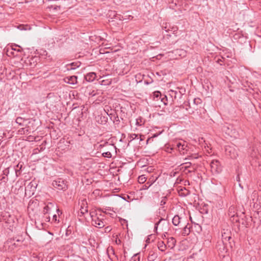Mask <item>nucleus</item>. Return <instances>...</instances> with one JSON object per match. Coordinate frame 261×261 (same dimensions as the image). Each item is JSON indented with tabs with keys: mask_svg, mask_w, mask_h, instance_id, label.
<instances>
[{
	"mask_svg": "<svg viewBox=\"0 0 261 261\" xmlns=\"http://www.w3.org/2000/svg\"><path fill=\"white\" fill-rule=\"evenodd\" d=\"M90 215L92 219V223L95 227L102 228L105 226L104 222L102 219L95 215V212H90Z\"/></svg>",
	"mask_w": 261,
	"mask_h": 261,
	"instance_id": "nucleus-1",
	"label": "nucleus"
},
{
	"mask_svg": "<svg viewBox=\"0 0 261 261\" xmlns=\"http://www.w3.org/2000/svg\"><path fill=\"white\" fill-rule=\"evenodd\" d=\"M54 188L59 190L65 191L67 189V185L62 179H58L54 180L52 184Z\"/></svg>",
	"mask_w": 261,
	"mask_h": 261,
	"instance_id": "nucleus-2",
	"label": "nucleus"
},
{
	"mask_svg": "<svg viewBox=\"0 0 261 261\" xmlns=\"http://www.w3.org/2000/svg\"><path fill=\"white\" fill-rule=\"evenodd\" d=\"M176 149H177L180 154H184L188 150V147L187 143L185 142H179L176 144Z\"/></svg>",
	"mask_w": 261,
	"mask_h": 261,
	"instance_id": "nucleus-3",
	"label": "nucleus"
},
{
	"mask_svg": "<svg viewBox=\"0 0 261 261\" xmlns=\"http://www.w3.org/2000/svg\"><path fill=\"white\" fill-rule=\"evenodd\" d=\"M225 151L227 155L229 156L230 158H235L236 157V152L234 148L229 145H226L225 146Z\"/></svg>",
	"mask_w": 261,
	"mask_h": 261,
	"instance_id": "nucleus-4",
	"label": "nucleus"
},
{
	"mask_svg": "<svg viewBox=\"0 0 261 261\" xmlns=\"http://www.w3.org/2000/svg\"><path fill=\"white\" fill-rule=\"evenodd\" d=\"M14 241V240L10 239L5 243V247L7 248L8 250L10 252L14 251L18 246V244H16Z\"/></svg>",
	"mask_w": 261,
	"mask_h": 261,
	"instance_id": "nucleus-5",
	"label": "nucleus"
},
{
	"mask_svg": "<svg viewBox=\"0 0 261 261\" xmlns=\"http://www.w3.org/2000/svg\"><path fill=\"white\" fill-rule=\"evenodd\" d=\"M168 95L172 98V100L180 98L181 94L178 90H170L168 91Z\"/></svg>",
	"mask_w": 261,
	"mask_h": 261,
	"instance_id": "nucleus-6",
	"label": "nucleus"
},
{
	"mask_svg": "<svg viewBox=\"0 0 261 261\" xmlns=\"http://www.w3.org/2000/svg\"><path fill=\"white\" fill-rule=\"evenodd\" d=\"M173 53L176 56V59L178 57L179 58H184L187 55L186 50L183 49H176L173 51Z\"/></svg>",
	"mask_w": 261,
	"mask_h": 261,
	"instance_id": "nucleus-7",
	"label": "nucleus"
},
{
	"mask_svg": "<svg viewBox=\"0 0 261 261\" xmlns=\"http://www.w3.org/2000/svg\"><path fill=\"white\" fill-rule=\"evenodd\" d=\"M88 212L87 203L85 200H83L81 205L80 213L81 215H80V216H84V214L88 213Z\"/></svg>",
	"mask_w": 261,
	"mask_h": 261,
	"instance_id": "nucleus-8",
	"label": "nucleus"
},
{
	"mask_svg": "<svg viewBox=\"0 0 261 261\" xmlns=\"http://www.w3.org/2000/svg\"><path fill=\"white\" fill-rule=\"evenodd\" d=\"M16 123L21 126H27L30 122L29 119H25L21 117H18L15 120Z\"/></svg>",
	"mask_w": 261,
	"mask_h": 261,
	"instance_id": "nucleus-9",
	"label": "nucleus"
},
{
	"mask_svg": "<svg viewBox=\"0 0 261 261\" xmlns=\"http://www.w3.org/2000/svg\"><path fill=\"white\" fill-rule=\"evenodd\" d=\"M214 168L217 174H219L222 171V167L220 162L215 159H213V169Z\"/></svg>",
	"mask_w": 261,
	"mask_h": 261,
	"instance_id": "nucleus-10",
	"label": "nucleus"
},
{
	"mask_svg": "<svg viewBox=\"0 0 261 261\" xmlns=\"http://www.w3.org/2000/svg\"><path fill=\"white\" fill-rule=\"evenodd\" d=\"M55 208V204L51 202H48L43 208V213L44 214H48L50 210Z\"/></svg>",
	"mask_w": 261,
	"mask_h": 261,
	"instance_id": "nucleus-11",
	"label": "nucleus"
},
{
	"mask_svg": "<svg viewBox=\"0 0 261 261\" xmlns=\"http://www.w3.org/2000/svg\"><path fill=\"white\" fill-rule=\"evenodd\" d=\"M96 77V75L94 72H89L85 75V78L88 82H93Z\"/></svg>",
	"mask_w": 261,
	"mask_h": 261,
	"instance_id": "nucleus-12",
	"label": "nucleus"
},
{
	"mask_svg": "<svg viewBox=\"0 0 261 261\" xmlns=\"http://www.w3.org/2000/svg\"><path fill=\"white\" fill-rule=\"evenodd\" d=\"M182 223V218L179 217L178 215H175L172 219V223L175 226L180 225Z\"/></svg>",
	"mask_w": 261,
	"mask_h": 261,
	"instance_id": "nucleus-13",
	"label": "nucleus"
},
{
	"mask_svg": "<svg viewBox=\"0 0 261 261\" xmlns=\"http://www.w3.org/2000/svg\"><path fill=\"white\" fill-rule=\"evenodd\" d=\"M81 65V62H72L69 64L67 65V68L68 70H73L79 67Z\"/></svg>",
	"mask_w": 261,
	"mask_h": 261,
	"instance_id": "nucleus-14",
	"label": "nucleus"
},
{
	"mask_svg": "<svg viewBox=\"0 0 261 261\" xmlns=\"http://www.w3.org/2000/svg\"><path fill=\"white\" fill-rule=\"evenodd\" d=\"M167 244L169 247L171 248H173L176 244V240L175 238L173 237H171L168 239V242Z\"/></svg>",
	"mask_w": 261,
	"mask_h": 261,
	"instance_id": "nucleus-15",
	"label": "nucleus"
},
{
	"mask_svg": "<svg viewBox=\"0 0 261 261\" xmlns=\"http://www.w3.org/2000/svg\"><path fill=\"white\" fill-rule=\"evenodd\" d=\"M67 79L68 81L67 82L70 84L73 85L77 83V76H71L67 77Z\"/></svg>",
	"mask_w": 261,
	"mask_h": 261,
	"instance_id": "nucleus-16",
	"label": "nucleus"
},
{
	"mask_svg": "<svg viewBox=\"0 0 261 261\" xmlns=\"http://www.w3.org/2000/svg\"><path fill=\"white\" fill-rule=\"evenodd\" d=\"M245 218L246 219H248V218H247L246 216H245ZM236 222H238L239 223H241L242 225L245 226V227H249V222H248L247 220H244L243 219H242L241 220V222L240 221V220L239 219H237L236 220Z\"/></svg>",
	"mask_w": 261,
	"mask_h": 261,
	"instance_id": "nucleus-17",
	"label": "nucleus"
},
{
	"mask_svg": "<svg viewBox=\"0 0 261 261\" xmlns=\"http://www.w3.org/2000/svg\"><path fill=\"white\" fill-rule=\"evenodd\" d=\"M243 35V34L242 33V31L236 33L233 36V39L238 42L240 40Z\"/></svg>",
	"mask_w": 261,
	"mask_h": 261,
	"instance_id": "nucleus-18",
	"label": "nucleus"
},
{
	"mask_svg": "<svg viewBox=\"0 0 261 261\" xmlns=\"http://www.w3.org/2000/svg\"><path fill=\"white\" fill-rule=\"evenodd\" d=\"M190 232V226H188V224L184 227L182 234L184 236H187Z\"/></svg>",
	"mask_w": 261,
	"mask_h": 261,
	"instance_id": "nucleus-19",
	"label": "nucleus"
},
{
	"mask_svg": "<svg viewBox=\"0 0 261 261\" xmlns=\"http://www.w3.org/2000/svg\"><path fill=\"white\" fill-rule=\"evenodd\" d=\"M11 50H15L17 52H21L22 51V49L21 48V47L20 46L16 44L12 46Z\"/></svg>",
	"mask_w": 261,
	"mask_h": 261,
	"instance_id": "nucleus-20",
	"label": "nucleus"
},
{
	"mask_svg": "<svg viewBox=\"0 0 261 261\" xmlns=\"http://www.w3.org/2000/svg\"><path fill=\"white\" fill-rule=\"evenodd\" d=\"M230 239H231V237L230 236H228V237H224V236L222 235V243H223V244H224L225 243L226 244V241H229ZM222 247H223V249L224 250V245H222Z\"/></svg>",
	"mask_w": 261,
	"mask_h": 261,
	"instance_id": "nucleus-21",
	"label": "nucleus"
},
{
	"mask_svg": "<svg viewBox=\"0 0 261 261\" xmlns=\"http://www.w3.org/2000/svg\"><path fill=\"white\" fill-rule=\"evenodd\" d=\"M22 165H19V164H18L17 166H16V167L17 168H19V169H18L17 168H15V173H16V176L17 177L19 176L20 175V169H21L22 168Z\"/></svg>",
	"mask_w": 261,
	"mask_h": 261,
	"instance_id": "nucleus-22",
	"label": "nucleus"
},
{
	"mask_svg": "<svg viewBox=\"0 0 261 261\" xmlns=\"http://www.w3.org/2000/svg\"><path fill=\"white\" fill-rule=\"evenodd\" d=\"M241 44H243L247 42V37L244 35L241 38L240 40L238 41Z\"/></svg>",
	"mask_w": 261,
	"mask_h": 261,
	"instance_id": "nucleus-23",
	"label": "nucleus"
},
{
	"mask_svg": "<svg viewBox=\"0 0 261 261\" xmlns=\"http://www.w3.org/2000/svg\"><path fill=\"white\" fill-rule=\"evenodd\" d=\"M158 248L161 251H164L166 249V245L164 244L163 242H162L159 243Z\"/></svg>",
	"mask_w": 261,
	"mask_h": 261,
	"instance_id": "nucleus-24",
	"label": "nucleus"
},
{
	"mask_svg": "<svg viewBox=\"0 0 261 261\" xmlns=\"http://www.w3.org/2000/svg\"><path fill=\"white\" fill-rule=\"evenodd\" d=\"M140 253H136L134 255V256L132 257V259L133 260V261H140Z\"/></svg>",
	"mask_w": 261,
	"mask_h": 261,
	"instance_id": "nucleus-25",
	"label": "nucleus"
},
{
	"mask_svg": "<svg viewBox=\"0 0 261 261\" xmlns=\"http://www.w3.org/2000/svg\"><path fill=\"white\" fill-rule=\"evenodd\" d=\"M202 101L200 98H194L193 100V104L194 105L197 106L198 105L201 104Z\"/></svg>",
	"mask_w": 261,
	"mask_h": 261,
	"instance_id": "nucleus-26",
	"label": "nucleus"
},
{
	"mask_svg": "<svg viewBox=\"0 0 261 261\" xmlns=\"http://www.w3.org/2000/svg\"><path fill=\"white\" fill-rule=\"evenodd\" d=\"M207 206L208 205L207 204H204L201 208V213L204 214H207L208 212Z\"/></svg>",
	"mask_w": 261,
	"mask_h": 261,
	"instance_id": "nucleus-27",
	"label": "nucleus"
},
{
	"mask_svg": "<svg viewBox=\"0 0 261 261\" xmlns=\"http://www.w3.org/2000/svg\"><path fill=\"white\" fill-rule=\"evenodd\" d=\"M124 200L129 202V201L133 200V199L130 198V197L127 195H124L122 197H121Z\"/></svg>",
	"mask_w": 261,
	"mask_h": 261,
	"instance_id": "nucleus-28",
	"label": "nucleus"
},
{
	"mask_svg": "<svg viewBox=\"0 0 261 261\" xmlns=\"http://www.w3.org/2000/svg\"><path fill=\"white\" fill-rule=\"evenodd\" d=\"M167 199V196H164L162 198V200L160 202V205L163 206L165 205L166 203V201Z\"/></svg>",
	"mask_w": 261,
	"mask_h": 261,
	"instance_id": "nucleus-29",
	"label": "nucleus"
},
{
	"mask_svg": "<svg viewBox=\"0 0 261 261\" xmlns=\"http://www.w3.org/2000/svg\"><path fill=\"white\" fill-rule=\"evenodd\" d=\"M102 155L103 157H106V158H110L112 157V154H111V152L109 151L103 152V153H102Z\"/></svg>",
	"mask_w": 261,
	"mask_h": 261,
	"instance_id": "nucleus-30",
	"label": "nucleus"
},
{
	"mask_svg": "<svg viewBox=\"0 0 261 261\" xmlns=\"http://www.w3.org/2000/svg\"><path fill=\"white\" fill-rule=\"evenodd\" d=\"M221 61H222L221 59H220L219 57H218L217 56L213 58V63L215 62L217 64H220V65H221V64L220 63V62H221Z\"/></svg>",
	"mask_w": 261,
	"mask_h": 261,
	"instance_id": "nucleus-31",
	"label": "nucleus"
},
{
	"mask_svg": "<svg viewBox=\"0 0 261 261\" xmlns=\"http://www.w3.org/2000/svg\"><path fill=\"white\" fill-rule=\"evenodd\" d=\"M138 181L140 183H143L146 181L145 177L144 175H142L139 177Z\"/></svg>",
	"mask_w": 261,
	"mask_h": 261,
	"instance_id": "nucleus-32",
	"label": "nucleus"
},
{
	"mask_svg": "<svg viewBox=\"0 0 261 261\" xmlns=\"http://www.w3.org/2000/svg\"><path fill=\"white\" fill-rule=\"evenodd\" d=\"M130 141L136 139L138 137V135L136 134H131L129 136Z\"/></svg>",
	"mask_w": 261,
	"mask_h": 261,
	"instance_id": "nucleus-33",
	"label": "nucleus"
},
{
	"mask_svg": "<svg viewBox=\"0 0 261 261\" xmlns=\"http://www.w3.org/2000/svg\"><path fill=\"white\" fill-rule=\"evenodd\" d=\"M143 124L141 118H138L136 119V124L138 126H141Z\"/></svg>",
	"mask_w": 261,
	"mask_h": 261,
	"instance_id": "nucleus-34",
	"label": "nucleus"
},
{
	"mask_svg": "<svg viewBox=\"0 0 261 261\" xmlns=\"http://www.w3.org/2000/svg\"><path fill=\"white\" fill-rule=\"evenodd\" d=\"M162 221H165V219L161 218L157 223L155 224L154 225V230H156L158 229V225Z\"/></svg>",
	"mask_w": 261,
	"mask_h": 261,
	"instance_id": "nucleus-35",
	"label": "nucleus"
},
{
	"mask_svg": "<svg viewBox=\"0 0 261 261\" xmlns=\"http://www.w3.org/2000/svg\"><path fill=\"white\" fill-rule=\"evenodd\" d=\"M8 180V178L7 176H3L2 177H0V181L6 183Z\"/></svg>",
	"mask_w": 261,
	"mask_h": 261,
	"instance_id": "nucleus-36",
	"label": "nucleus"
},
{
	"mask_svg": "<svg viewBox=\"0 0 261 261\" xmlns=\"http://www.w3.org/2000/svg\"><path fill=\"white\" fill-rule=\"evenodd\" d=\"M173 147H171L169 145L168 146H166L165 150L168 152L171 153L172 152V150H173Z\"/></svg>",
	"mask_w": 261,
	"mask_h": 261,
	"instance_id": "nucleus-37",
	"label": "nucleus"
},
{
	"mask_svg": "<svg viewBox=\"0 0 261 261\" xmlns=\"http://www.w3.org/2000/svg\"><path fill=\"white\" fill-rule=\"evenodd\" d=\"M17 28L20 30H27V29L25 28V27L23 25H19L17 27Z\"/></svg>",
	"mask_w": 261,
	"mask_h": 261,
	"instance_id": "nucleus-38",
	"label": "nucleus"
},
{
	"mask_svg": "<svg viewBox=\"0 0 261 261\" xmlns=\"http://www.w3.org/2000/svg\"><path fill=\"white\" fill-rule=\"evenodd\" d=\"M19 132L21 134H25V128H22L20 129L19 130Z\"/></svg>",
	"mask_w": 261,
	"mask_h": 261,
	"instance_id": "nucleus-39",
	"label": "nucleus"
},
{
	"mask_svg": "<svg viewBox=\"0 0 261 261\" xmlns=\"http://www.w3.org/2000/svg\"><path fill=\"white\" fill-rule=\"evenodd\" d=\"M154 96H155L156 97H158L159 96H161V94L160 92L157 91L154 92Z\"/></svg>",
	"mask_w": 261,
	"mask_h": 261,
	"instance_id": "nucleus-40",
	"label": "nucleus"
},
{
	"mask_svg": "<svg viewBox=\"0 0 261 261\" xmlns=\"http://www.w3.org/2000/svg\"><path fill=\"white\" fill-rule=\"evenodd\" d=\"M53 220L56 222L58 221V222H59V220H57V216L56 215H54L53 217Z\"/></svg>",
	"mask_w": 261,
	"mask_h": 261,
	"instance_id": "nucleus-41",
	"label": "nucleus"
},
{
	"mask_svg": "<svg viewBox=\"0 0 261 261\" xmlns=\"http://www.w3.org/2000/svg\"><path fill=\"white\" fill-rule=\"evenodd\" d=\"M29 126L27 125L26 126V127H25V134H29L30 133V130L29 129Z\"/></svg>",
	"mask_w": 261,
	"mask_h": 261,
	"instance_id": "nucleus-42",
	"label": "nucleus"
},
{
	"mask_svg": "<svg viewBox=\"0 0 261 261\" xmlns=\"http://www.w3.org/2000/svg\"><path fill=\"white\" fill-rule=\"evenodd\" d=\"M7 52H8V55L9 56H11V55H13V52L12 51V50H11V51H9V50H7Z\"/></svg>",
	"mask_w": 261,
	"mask_h": 261,
	"instance_id": "nucleus-43",
	"label": "nucleus"
},
{
	"mask_svg": "<svg viewBox=\"0 0 261 261\" xmlns=\"http://www.w3.org/2000/svg\"><path fill=\"white\" fill-rule=\"evenodd\" d=\"M158 177H155V179L154 180V179H152L151 181V184H149L148 187H150L156 179Z\"/></svg>",
	"mask_w": 261,
	"mask_h": 261,
	"instance_id": "nucleus-44",
	"label": "nucleus"
},
{
	"mask_svg": "<svg viewBox=\"0 0 261 261\" xmlns=\"http://www.w3.org/2000/svg\"><path fill=\"white\" fill-rule=\"evenodd\" d=\"M4 174H6V176H7L9 173V170L8 169H6L5 170H4Z\"/></svg>",
	"mask_w": 261,
	"mask_h": 261,
	"instance_id": "nucleus-45",
	"label": "nucleus"
},
{
	"mask_svg": "<svg viewBox=\"0 0 261 261\" xmlns=\"http://www.w3.org/2000/svg\"><path fill=\"white\" fill-rule=\"evenodd\" d=\"M185 164L186 165L185 166V168H188L190 167V165L191 164V163H185Z\"/></svg>",
	"mask_w": 261,
	"mask_h": 261,
	"instance_id": "nucleus-46",
	"label": "nucleus"
},
{
	"mask_svg": "<svg viewBox=\"0 0 261 261\" xmlns=\"http://www.w3.org/2000/svg\"><path fill=\"white\" fill-rule=\"evenodd\" d=\"M56 211L59 215H60V214H62V212L59 210V208H56Z\"/></svg>",
	"mask_w": 261,
	"mask_h": 261,
	"instance_id": "nucleus-47",
	"label": "nucleus"
},
{
	"mask_svg": "<svg viewBox=\"0 0 261 261\" xmlns=\"http://www.w3.org/2000/svg\"><path fill=\"white\" fill-rule=\"evenodd\" d=\"M185 190L186 191V193H185V195H188L189 193V191L188 190H186V189H185Z\"/></svg>",
	"mask_w": 261,
	"mask_h": 261,
	"instance_id": "nucleus-48",
	"label": "nucleus"
},
{
	"mask_svg": "<svg viewBox=\"0 0 261 261\" xmlns=\"http://www.w3.org/2000/svg\"><path fill=\"white\" fill-rule=\"evenodd\" d=\"M32 184V182H30V183L29 184V185H28V186H27V188H29L30 186L32 187V184Z\"/></svg>",
	"mask_w": 261,
	"mask_h": 261,
	"instance_id": "nucleus-49",
	"label": "nucleus"
},
{
	"mask_svg": "<svg viewBox=\"0 0 261 261\" xmlns=\"http://www.w3.org/2000/svg\"><path fill=\"white\" fill-rule=\"evenodd\" d=\"M164 98H162L161 100L164 102V103L166 105L165 102L164 101Z\"/></svg>",
	"mask_w": 261,
	"mask_h": 261,
	"instance_id": "nucleus-50",
	"label": "nucleus"
},
{
	"mask_svg": "<svg viewBox=\"0 0 261 261\" xmlns=\"http://www.w3.org/2000/svg\"><path fill=\"white\" fill-rule=\"evenodd\" d=\"M189 113H190V114H193V113H194V111H193V110H192L191 112H189Z\"/></svg>",
	"mask_w": 261,
	"mask_h": 261,
	"instance_id": "nucleus-51",
	"label": "nucleus"
},
{
	"mask_svg": "<svg viewBox=\"0 0 261 261\" xmlns=\"http://www.w3.org/2000/svg\"><path fill=\"white\" fill-rule=\"evenodd\" d=\"M210 165L211 167H212V161H211L210 163Z\"/></svg>",
	"mask_w": 261,
	"mask_h": 261,
	"instance_id": "nucleus-52",
	"label": "nucleus"
},
{
	"mask_svg": "<svg viewBox=\"0 0 261 261\" xmlns=\"http://www.w3.org/2000/svg\"><path fill=\"white\" fill-rule=\"evenodd\" d=\"M146 242H147V243H149V238H148V239L146 240Z\"/></svg>",
	"mask_w": 261,
	"mask_h": 261,
	"instance_id": "nucleus-53",
	"label": "nucleus"
},
{
	"mask_svg": "<svg viewBox=\"0 0 261 261\" xmlns=\"http://www.w3.org/2000/svg\"><path fill=\"white\" fill-rule=\"evenodd\" d=\"M239 179H240V178L239 177V175H238V176L237 177V180L239 181Z\"/></svg>",
	"mask_w": 261,
	"mask_h": 261,
	"instance_id": "nucleus-54",
	"label": "nucleus"
},
{
	"mask_svg": "<svg viewBox=\"0 0 261 261\" xmlns=\"http://www.w3.org/2000/svg\"><path fill=\"white\" fill-rule=\"evenodd\" d=\"M185 182H188V185H189V181L187 180V181H186Z\"/></svg>",
	"mask_w": 261,
	"mask_h": 261,
	"instance_id": "nucleus-55",
	"label": "nucleus"
},
{
	"mask_svg": "<svg viewBox=\"0 0 261 261\" xmlns=\"http://www.w3.org/2000/svg\"><path fill=\"white\" fill-rule=\"evenodd\" d=\"M17 241V242H20V240H17V241Z\"/></svg>",
	"mask_w": 261,
	"mask_h": 261,
	"instance_id": "nucleus-56",
	"label": "nucleus"
},
{
	"mask_svg": "<svg viewBox=\"0 0 261 261\" xmlns=\"http://www.w3.org/2000/svg\"><path fill=\"white\" fill-rule=\"evenodd\" d=\"M248 218L252 220V217H249Z\"/></svg>",
	"mask_w": 261,
	"mask_h": 261,
	"instance_id": "nucleus-57",
	"label": "nucleus"
},
{
	"mask_svg": "<svg viewBox=\"0 0 261 261\" xmlns=\"http://www.w3.org/2000/svg\"><path fill=\"white\" fill-rule=\"evenodd\" d=\"M193 108L194 109H195V110H197V108H195V107H193Z\"/></svg>",
	"mask_w": 261,
	"mask_h": 261,
	"instance_id": "nucleus-58",
	"label": "nucleus"
},
{
	"mask_svg": "<svg viewBox=\"0 0 261 261\" xmlns=\"http://www.w3.org/2000/svg\"><path fill=\"white\" fill-rule=\"evenodd\" d=\"M165 98L167 99V96H165Z\"/></svg>",
	"mask_w": 261,
	"mask_h": 261,
	"instance_id": "nucleus-59",
	"label": "nucleus"
}]
</instances>
